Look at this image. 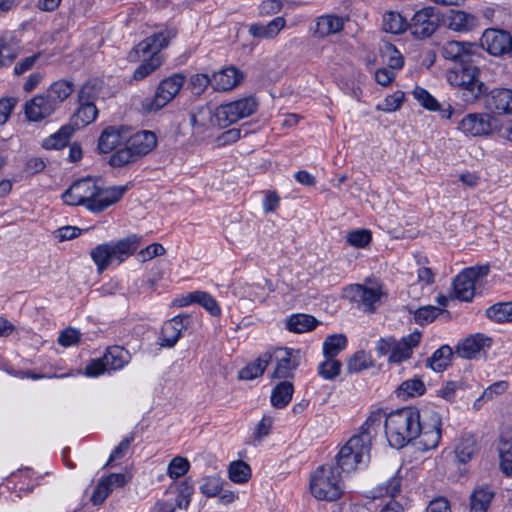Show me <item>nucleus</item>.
Instances as JSON below:
<instances>
[{"label": "nucleus", "mask_w": 512, "mask_h": 512, "mask_svg": "<svg viewBox=\"0 0 512 512\" xmlns=\"http://www.w3.org/2000/svg\"><path fill=\"white\" fill-rule=\"evenodd\" d=\"M126 191L127 185L104 188L100 180L88 176L74 181L62 199L67 205H82L90 212L100 213L118 202Z\"/></svg>", "instance_id": "nucleus-1"}, {"label": "nucleus", "mask_w": 512, "mask_h": 512, "mask_svg": "<svg viewBox=\"0 0 512 512\" xmlns=\"http://www.w3.org/2000/svg\"><path fill=\"white\" fill-rule=\"evenodd\" d=\"M384 412L373 411L359 428V432L353 435L340 449L336 456V466L342 473H351L361 465H366L370 458L372 439L377 435Z\"/></svg>", "instance_id": "nucleus-2"}, {"label": "nucleus", "mask_w": 512, "mask_h": 512, "mask_svg": "<svg viewBox=\"0 0 512 512\" xmlns=\"http://www.w3.org/2000/svg\"><path fill=\"white\" fill-rule=\"evenodd\" d=\"M257 107L256 99L248 96L222 104L214 112L209 107H200L191 113L190 122L193 126H205L208 121L210 124H217L224 128L242 118L249 117L256 112Z\"/></svg>", "instance_id": "nucleus-3"}, {"label": "nucleus", "mask_w": 512, "mask_h": 512, "mask_svg": "<svg viewBox=\"0 0 512 512\" xmlns=\"http://www.w3.org/2000/svg\"><path fill=\"white\" fill-rule=\"evenodd\" d=\"M176 36V31L172 28L165 29L158 33L142 40L130 53V59H133V54L137 57L148 56L142 63L135 69L133 79L136 81L143 80L151 75L164 63V58L161 55V50L168 46L171 39Z\"/></svg>", "instance_id": "nucleus-4"}, {"label": "nucleus", "mask_w": 512, "mask_h": 512, "mask_svg": "<svg viewBox=\"0 0 512 512\" xmlns=\"http://www.w3.org/2000/svg\"><path fill=\"white\" fill-rule=\"evenodd\" d=\"M385 436L389 445L400 449L416 441L419 429V410L406 407L391 412L384 422Z\"/></svg>", "instance_id": "nucleus-5"}, {"label": "nucleus", "mask_w": 512, "mask_h": 512, "mask_svg": "<svg viewBox=\"0 0 512 512\" xmlns=\"http://www.w3.org/2000/svg\"><path fill=\"white\" fill-rule=\"evenodd\" d=\"M141 242L142 236L131 234L118 241L97 245L91 250L90 256L97 266V271L102 273L114 262L119 265L133 255Z\"/></svg>", "instance_id": "nucleus-6"}, {"label": "nucleus", "mask_w": 512, "mask_h": 512, "mask_svg": "<svg viewBox=\"0 0 512 512\" xmlns=\"http://www.w3.org/2000/svg\"><path fill=\"white\" fill-rule=\"evenodd\" d=\"M310 491L317 500H338L344 493L341 472L330 464L318 467L311 473Z\"/></svg>", "instance_id": "nucleus-7"}, {"label": "nucleus", "mask_w": 512, "mask_h": 512, "mask_svg": "<svg viewBox=\"0 0 512 512\" xmlns=\"http://www.w3.org/2000/svg\"><path fill=\"white\" fill-rule=\"evenodd\" d=\"M447 80L460 88V97L465 103H474L486 90L485 84L480 81V69L477 66L466 65L449 71Z\"/></svg>", "instance_id": "nucleus-8"}, {"label": "nucleus", "mask_w": 512, "mask_h": 512, "mask_svg": "<svg viewBox=\"0 0 512 512\" xmlns=\"http://www.w3.org/2000/svg\"><path fill=\"white\" fill-rule=\"evenodd\" d=\"M441 425L442 420L438 412L431 409L419 410L420 431L413 442L415 448L420 452L436 449L441 440Z\"/></svg>", "instance_id": "nucleus-9"}, {"label": "nucleus", "mask_w": 512, "mask_h": 512, "mask_svg": "<svg viewBox=\"0 0 512 512\" xmlns=\"http://www.w3.org/2000/svg\"><path fill=\"white\" fill-rule=\"evenodd\" d=\"M186 77L181 73H174L158 84L153 97H146L142 101V109L146 113H155L169 104L181 91Z\"/></svg>", "instance_id": "nucleus-10"}, {"label": "nucleus", "mask_w": 512, "mask_h": 512, "mask_svg": "<svg viewBox=\"0 0 512 512\" xmlns=\"http://www.w3.org/2000/svg\"><path fill=\"white\" fill-rule=\"evenodd\" d=\"M489 271L490 266L488 264L465 268L453 281L455 298L460 301L470 302L475 295L477 284L489 274Z\"/></svg>", "instance_id": "nucleus-11"}, {"label": "nucleus", "mask_w": 512, "mask_h": 512, "mask_svg": "<svg viewBox=\"0 0 512 512\" xmlns=\"http://www.w3.org/2000/svg\"><path fill=\"white\" fill-rule=\"evenodd\" d=\"M193 492V486L186 480L172 484L165 492L166 498L157 500L152 512H175L176 508L186 510Z\"/></svg>", "instance_id": "nucleus-12"}, {"label": "nucleus", "mask_w": 512, "mask_h": 512, "mask_svg": "<svg viewBox=\"0 0 512 512\" xmlns=\"http://www.w3.org/2000/svg\"><path fill=\"white\" fill-rule=\"evenodd\" d=\"M440 24V14L434 7H424L414 13L408 29L418 39L432 36Z\"/></svg>", "instance_id": "nucleus-13"}, {"label": "nucleus", "mask_w": 512, "mask_h": 512, "mask_svg": "<svg viewBox=\"0 0 512 512\" xmlns=\"http://www.w3.org/2000/svg\"><path fill=\"white\" fill-rule=\"evenodd\" d=\"M481 45L490 55L502 57L512 51V36L508 31L489 28L481 37Z\"/></svg>", "instance_id": "nucleus-14"}, {"label": "nucleus", "mask_w": 512, "mask_h": 512, "mask_svg": "<svg viewBox=\"0 0 512 512\" xmlns=\"http://www.w3.org/2000/svg\"><path fill=\"white\" fill-rule=\"evenodd\" d=\"M494 117L489 113H469L458 123V130L466 135L478 137L492 133Z\"/></svg>", "instance_id": "nucleus-15"}, {"label": "nucleus", "mask_w": 512, "mask_h": 512, "mask_svg": "<svg viewBox=\"0 0 512 512\" xmlns=\"http://www.w3.org/2000/svg\"><path fill=\"white\" fill-rule=\"evenodd\" d=\"M345 296L364 311L374 312L376 310V304L380 302L382 292L380 288H370L361 284H353L345 289Z\"/></svg>", "instance_id": "nucleus-16"}, {"label": "nucleus", "mask_w": 512, "mask_h": 512, "mask_svg": "<svg viewBox=\"0 0 512 512\" xmlns=\"http://www.w3.org/2000/svg\"><path fill=\"white\" fill-rule=\"evenodd\" d=\"M299 350L290 348H277L272 354V361L276 367L272 373L273 378L293 377L294 370L299 366Z\"/></svg>", "instance_id": "nucleus-17"}, {"label": "nucleus", "mask_w": 512, "mask_h": 512, "mask_svg": "<svg viewBox=\"0 0 512 512\" xmlns=\"http://www.w3.org/2000/svg\"><path fill=\"white\" fill-rule=\"evenodd\" d=\"M58 108L45 93L34 96L24 106L26 117L29 121L39 122L52 115Z\"/></svg>", "instance_id": "nucleus-18"}, {"label": "nucleus", "mask_w": 512, "mask_h": 512, "mask_svg": "<svg viewBox=\"0 0 512 512\" xmlns=\"http://www.w3.org/2000/svg\"><path fill=\"white\" fill-rule=\"evenodd\" d=\"M512 90L508 88H494L486 96L485 107L492 114L501 116L512 113Z\"/></svg>", "instance_id": "nucleus-19"}, {"label": "nucleus", "mask_w": 512, "mask_h": 512, "mask_svg": "<svg viewBox=\"0 0 512 512\" xmlns=\"http://www.w3.org/2000/svg\"><path fill=\"white\" fill-rule=\"evenodd\" d=\"M157 144L156 135L152 131H139L131 134L128 128L126 145L130 148L137 159L150 153Z\"/></svg>", "instance_id": "nucleus-20"}, {"label": "nucleus", "mask_w": 512, "mask_h": 512, "mask_svg": "<svg viewBox=\"0 0 512 512\" xmlns=\"http://www.w3.org/2000/svg\"><path fill=\"white\" fill-rule=\"evenodd\" d=\"M492 339L481 333L470 335L463 339L456 348L458 356L465 359L475 358L490 348Z\"/></svg>", "instance_id": "nucleus-21"}, {"label": "nucleus", "mask_w": 512, "mask_h": 512, "mask_svg": "<svg viewBox=\"0 0 512 512\" xmlns=\"http://www.w3.org/2000/svg\"><path fill=\"white\" fill-rule=\"evenodd\" d=\"M127 133L128 127L125 126L106 127L98 139L99 152L107 154L120 145H126Z\"/></svg>", "instance_id": "nucleus-22"}, {"label": "nucleus", "mask_w": 512, "mask_h": 512, "mask_svg": "<svg viewBox=\"0 0 512 512\" xmlns=\"http://www.w3.org/2000/svg\"><path fill=\"white\" fill-rule=\"evenodd\" d=\"M496 450L499 456L500 469L505 476H512V432L509 426L501 428Z\"/></svg>", "instance_id": "nucleus-23"}, {"label": "nucleus", "mask_w": 512, "mask_h": 512, "mask_svg": "<svg viewBox=\"0 0 512 512\" xmlns=\"http://www.w3.org/2000/svg\"><path fill=\"white\" fill-rule=\"evenodd\" d=\"M188 321V315H177L166 321L161 330V346L173 347L181 337L182 331L187 328Z\"/></svg>", "instance_id": "nucleus-24"}, {"label": "nucleus", "mask_w": 512, "mask_h": 512, "mask_svg": "<svg viewBox=\"0 0 512 512\" xmlns=\"http://www.w3.org/2000/svg\"><path fill=\"white\" fill-rule=\"evenodd\" d=\"M244 79V74L234 66L225 67L212 75V88L216 91H230Z\"/></svg>", "instance_id": "nucleus-25"}, {"label": "nucleus", "mask_w": 512, "mask_h": 512, "mask_svg": "<svg viewBox=\"0 0 512 512\" xmlns=\"http://www.w3.org/2000/svg\"><path fill=\"white\" fill-rule=\"evenodd\" d=\"M421 340V333L414 331L409 335L402 337L400 340L395 339L392 353L388 357L390 363H401L409 359L413 349L417 347Z\"/></svg>", "instance_id": "nucleus-26"}, {"label": "nucleus", "mask_w": 512, "mask_h": 512, "mask_svg": "<svg viewBox=\"0 0 512 512\" xmlns=\"http://www.w3.org/2000/svg\"><path fill=\"white\" fill-rule=\"evenodd\" d=\"M477 47L473 43L447 41L440 50L441 55L451 61L467 63L471 61L472 54Z\"/></svg>", "instance_id": "nucleus-27"}, {"label": "nucleus", "mask_w": 512, "mask_h": 512, "mask_svg": "<svg viewBox=\"0 0 512 512\" xmlns=\"http://www.w3.org/2000/svg\"><path fill=\"white\" fill-rule=\"evenodd\" d=\"M345 21L344 17L335 14L319 16L316 19L314 34L319 38L337 34L343 30Z\"/></svg>", "instance_id": "nucleus-28"}, {"label": "nucleus", "mask_w": 512, "mask_h": 512, "mask_svg": "<svg viewBox=\"0 0 512 512\" xmlns=\"http://www.w3.org/2000/svg\"><path fill=\"white\" fill-rule=\"evenodd\" d=\"M285 26L286 19L282 16H278L267 24H251L249 26V34L254 38L271 40L276 38Z\"/></svg>", "instance_id": "nucleus-29"}, {"label": "nucleus", "mask_w": 512, "mask_h": 512, "mask_svg": "<svg viewBox=\"0 0 512 512\" xmlns=\"http://www.w3.org/2000/svg\"><path fill=\"white\" fill-rule=\"evenodd\" d=\"M447 24L455 32H468L478 26V19L473 14L452 9L447 15Z\"/></svg>", "instance_id": "nucleus-30"}, {"label": "nucleus", "mask_w": 512, "mask_h": 512, "mask_svg": "<svg viewBox=\"0 0 512 512\" xmlns=\"http://www.w3.org/2000/svg\"><path fill=\"white\" fill-rule=\"evenodd\" d=\"M270 362H272V354L267 351L242 368L238 374L239 379L253 380L261 376Z\"/></svg>", "instance_id": "nucleus-31"}, {"label": "nucleus", "mask_w": 512, "mask_h": 512, "mask_svg": "<svg viewBox=\"0 0 512 512\" xmlns=\"http://www.w3.org/2000/svg\"><path fill=\"white\" fill-rule=\"evenodd\" d=\"M74 84L68 80H58L53 82L44 92L53 104L59 108L60 105L73 93Z\"/></svg>", "instance_id": "nucleus-32"}, {"label": "nucleus", "mask_w": 512, "mask_h": 512, "mask_svg": "<svg viewBox=\"0 0 512 512\" xmlns=\"http://www.w3.org/2000/svg\"><path fill=\"white\" fill-rule=\"evenodd\" d=\"M104 363L108 370H119L128 364L130 355L120 346H112L103 355Z\"/></svg>", "instance_id": "nucleus-33"}, {"label": "nucleus", "mask_w": 512, "mask_h": 512, "mask_svg": "<svg viewBox=\"0 0 512 512\" xmlns=\"http://www.w3.org/2000/svg\"><path fill=\"white\" fill-rule=\"evenodd\" d=\"M294 386L289 381H282L277 384L271 393V404L273 407L281 409L286 407L292 399Z\"/></svg>", "instance_id": "nucleus-34"}, {"label": "nucleus", "mask_w": 512, "mask_h": 512, "mask_svg": "<svg viewBox=\"0 0 512 512\" xmlns=\"http://www.w3.org/2000/svg\"><path fill=\"white\" fill-rule=\"evenodd\" d=\"M493 497L488 486L476 488L470 496V512H486Z\"/></svg>", "instance_id": "nucleus-35"}, {"label": "nucleus", "mask_w": 512, "mask_h": 512, "mask_svg": "<svg viewBox=\"0 0 512 512\" xmlns=\"http://www.w3.org/2000/svg\"><path fill=\"white\" fill-rule=\"evenodd\" d=\"M318 321L311 315L295 314L288 318L286 328L294 333H304L313 330Z\"/></svg>", "instance_id": "nucleus-36"}, {"label": "nucleus", "mask_w": 512, "mask_h": 512, "mask_svg": "<svg viewBox=\"0 0 512 512\" xmlns=\"http://www.w3.org/2000/svg\"><path fill=\"white\" fill-rule=\"evenodd\" d=\"M18 54L19 46L14 37H0V68L9 66Z\"/></svg>", "instance_id": "nucleus-37"}, {"label": "nucleus", "mask_w": 512, "mask_h": 512, "mask_svg": "<svg viewBox=\"0 0 512 512\" xmlns=\"http://www.w3.org/2000/svg\"><path fill=\"white\" fill-rule=\"evenodd\" d=\"M452 355V349L448 345H443L427 359L426 366L435 372H442L450 364Z\"/></svg>", "instance_id": "nucleus-38"}, {"label": "nucleus", "mask_w": 512, "mask_h": 512, "mask_svg": "<svg viewBox=\"0 0 512 512\" xmlns=\"http://www.w3.org/2000/svg\"><path fill=\"white\" fill-rule=\"evenodd\" d=\"M407 20L398 12H386L383 15V30L392 34H401L408 29Z\"/></svg>", "instance_id": "nucleus-39"}, {"label": "nucleus", "mask_w": 512, "mask_h": 512, "mask_svg": "<svg viewBox=\"0 0 512 512\" xmlns=\"http://www.w3.org/2000/svg\"><path fill=\"white\" fill-rule=\"evenodd\" d=\"M347 346V337L344 334H332L323 342L324 357L335 358Z\"/></svg>", "instance_id": "nucleus-40"}, {"label": "nucleus", "mask_w": 512, "mask_h": 512, "mask_svg": "<svg viewBox=\"0 0 512 512\" xmlns=\"http://www.w3.org/2000/svg\"><path fill=\"white\" fill-rule=\"evenodd\" d=\"M486 316L495 322H511L512 302H500L490 306L486 310Z\"/></svg>", "instance_id": "nucleus-41"}, {"label": "nucleus", "mask_w": 512, "mask_h": 512, "mask_svg": "<svg viewBox=\"0 0 512 512\" xmlns=\"http://www.w3.org/2000/svg\"><path fill=\"white\" fill-rule=\"evenodd\" d=\"M426 388L423 381L419 378H412L401 383L397 388L398 397L408 398L424 394Z\"/></svg>", "instance_id": "nucleus-42"}, {"label": "nucleus", "mask_w": 512, "mask_h": 512, "mask_svg": "<svg viewBox=\"0 0 512 512\" xmlns=\"http://www.w3.org/2000/svg\"><path fill=\"white\" fill-rule=\"evenodd\" d=\"M476 439L473 436H465L455 449V454L459 462L465 464L469 462L476 452Z\"/></svg>", "instance_id": "nucleus-43"}, {"label": "nucleus", "mask_w": 512, "mask_h": 512, "mask_svg": "<svg viewBox=\"0 0 512 512\" xmlns=\"http://www.w3.org/2000/svg\"><path fill=\"white\" fill-rule=\"evenodd\" d=\"M101 81L98 79H90L85 82L79 90L78 102L79 103H94L101 91Z\"/></svg>", "instance_id": "nucleus-44"}, {"label": "nucleus", "mask_w": 512, "mask_h": 512, "mask_svg": "<svg viewBox=\"0 0 512 512\" xmlns=\"http://www.w3.org/2000/svg\"><path fill=\"white\" fill-rule=\"evenodd\" d=\"M373 360L370 355L364 351H358L351 356L347 362L348 373H359L362 370L368 369L373 366Z\"/></svg>", "instance_id": "nucleus-45"}, {"label": "nucleus", "mask_w": 512, "mask_h": 512, "mask_svg": "<svg viewBox=\"0 0 512 512\" xmlns=\"http://www.w3.org/2000/svg\"><path fill=\"white\" fill-rule=\"evenodd\" d=\"M229 478L234 483H246L251 477V468L244 461H234L229 465Z\"/></svg>", "instance_id": "nucleus-46"}, {"label": "nucleus", "mask_w": 512, "mask_h": 512, "mask_svg": "<svg viewBox=\"0 0 512 512\" xmlns=\"http://www.w3.org/2000/svg\"><path fill=\"white\" fill-rule=\"evenodd\" d=\"M382 57L388 65V69H391L392 71L394 69L399 70L404 65V58L402 54L390 43L384 45L382 49Z\"/></svg>", "instance_id": "nucleus-47"}, {"label": "nucleus", "mask_w": 512, "mask_h": 512, "mask_svg": "<svg viewBox=\"0 0 512 512\" xmlns=\"http://www.w3.org/2000/svg\"><path fill=\"white\" fill-rule=\"evenodd\" d=\"M341 367L342 363L339 360L325 357V360L318 366V374L326 380H333L340 374Z\"/></svg>", "instance_id": "nucleus-48"}, {"label": "nucleus", "mask_w": 512, "mask_h": 512, "mask_svg": "<svg viewBox=\"0 0 512 512\" xmlns=\"http://www.w3.org/2000/svg\"><path fill=\"white\" fill-rule=\"evenodd\" d=\"M138 159L132 153L128 145H124V148L117 149L110 157L109 164L112 167H123L130 163L136 162Z\"/></svg>", "instance_id": "nucleus-49"}, {"label": "nucleus", "mask_w": 512, "mask_h": 512, "mask_svg": "<svg viewBox=\"0 0 512 512\" xmlns=\"http://www.w3.org/2000/svg\"><path fill=\"white\" fill-rule=\"evenodd\" d=\"M412 94L425 109L430 111L440 110L439 102L426 89L417 86L414 88Z\"/></svg>", "instance_id": "nucleus-50"}, {"label": "nucleus", "mask_w": 512, "mask_h": 512, "mask_svg": "<svg viewBox=\"0 0 512 512\" xmlns=\"http://www.w3.org/2000/svg\"><path fill=\"white\" fill-rule=\"evenodd\" d=\"M98 115V109L94 103H79V108L75 113L74 117L79 120L80 123L85 126L93 122Z\"/></svg>", "instance_id": "nucleus-51"}, {"label": "nucleus", "mask_w": 512, "mask_h": 512, "mask_svg": "<svg viewBox=\"0 0 512 512\" xmlns=\"http://www.w3.org/2000/svg\"><path fill=\"white\" fill-rule=\"evenodd\" d=\"M222 490V480L217 475L207 476L203 478L200 485V491L206 497H215Z\"/></svg>", "instance_id": "nucleus-52"}, {"label": "nucleus", "mask_w": 512, "mask_h": 512, "mask_svg": "<svg viewBox=\"0 0 512 512\" xmlns=\"http://www.w3.org/2000/svg\"><path fill=\"white\" fill-rule=\"evenodd\" d=\"M199 305L205 308L212 316H219L221 314L220 306L214 297L204 291H196L193 296Z\"/></svg>", "instance_id": "nucleus-53"}, {"label": "nucleus", "mask_w": 512, "mask_h": 512, "mask_svg": "<svg viewBox=\"0 0 512 512\" xmlns=\"http://www.w3.org/2000/svg\"><path fill=\"white\" fill-rule=\"evenodd\" d=\"M190 468L189 461L181 456L174 457L168 465L167 474L172 479H177L185 475Z\"/></svg>", "instance_id": "nucleus-54"}, {"label": "nucleus", "mask_w": 512, "mask_h": 512, "mask_svg": "<svg viewBox=\"0 0 512 512\" xmlns=\"http://www.w3.org/2000/svg\"><path fill=\"white\" fill-rule=\"evenodd\" d=\"M372 239L371 232L367 229H358L348 233L347 242L354 247L364 248Z\"/></svg>", "instance_id": "nucleus-55"}, {"label": "nucleus", "mask_w": 512, "mask_h": 512, "mask_svg": "<svg viewBox=\"0 0 512 512\" xmlns=\"http://www.w3.org/2000/svg\"><path fill=\"white\" fill-rule=\"evenodd\" d=\"M442 309L436 306H423L414 312V319L420 325L432 322L440 313Z\"/></svg>", "instance_id": "nucleus-56"}, {"label": "nucleus", "mask_w": 512, "mask_h": 512, "mask_svg": "<svg viewBox=\"0 0 512 512\" xmlns=\"http://www.w3.org/2000/svg\"><path fill=\"white\" fill-rule=\"evenodd\" d=\"M57 341L63 347L75 346L81 341V333L73 327H67L60 332Z\"/></svg>", "instance_id": "nucleus-57"}, {"label": "nucleus", "mask_w": 512, "mask_h": 512, "mask_svg": "<svg viewBox=\"0 0 512 512\" xmlns=\"http://www.w3.org/2000/svg\"><path fill=\"white\" fill-rule=\"evenodd\" d=\"M402 486L401 477L395 475L391 477L384 485L378 487L379 496H390L391 498L396 497Z\"/></svg>", "instance_id": "nucleus-58"}, {"label": "nucleus", "mask_w": 512, "mask_h": 512, "mask_svg": "<svg viewBox=\"0 0 512 512\" xmlns=\"http://www.w3.org/2000/svg\"><path fill=\"white\" fill-rule=\"evenodd\" d=\"M404 93L402 91H396L391 95H388L382 105H378L379 110H383L386 112H393L398 110L403 101H404Z\"/></svg>", "instance_id": "nucleus-59"}, {"label": "nucleus", "mask_w": 512, "mask_h": 512, "mask_svg": "<svg viewBox=\"0 0 512 512\" xmlns=\"http://www.w3.org/2000/svg\"><path fill=\"white\" fill-rule=\"evenodd\" d=\"M113 488L110 486L108 482H106L105 478L102 479L96 486L92 496L91 501L94 505H101L106 498L110 495Z\"/></svg>", "instance_id": "nucleus-60"}, {"label": "nucleus", "mask_w": 512, "mask_h": 512, "mask_svg": "<svg viewBox=\"0 0 512 512\" xmlns=\"http://www.w3.org/2000/svg\"><path fill=\"white\" fill-rule=\"evenodd\" d=\"M190 85L194 94H201L204 90L211 85L212 77L204 73L195 74L190 79Z\"/></svg>", "instance_id": "nucleus-61"}, {"label": "nucleus", "mask_w": 512, "mask_h": 512, "mask_svg": "<svg viewBox=\"0 0 512 512\" xmlns=\"http://www.w3.org/2000/svg\"><path fill=\"white\" fill-rule=\"evenodd\" d=\"M134 440V435L131 434L130 436H127L125 437L119 444L118 446L112 451L109 459H108V462L106 463L105 466H108L109 464H111L112 462L118 460V459H121L124 457V455L126 454L127 450L129 449V446L130 444L133 442Z\"/></svg>", "instance_id": "nucleus-62"}, {"label": "nucleus", "mask_w": 512, "mask_h": 512, "mask_svg": "<svg viewBox=\"0 0 512 512\" xmlns=\"http://www.w3.org/2000/svg\"><path fill=\"white\" fill-rule=\"evenodd\" d=\"M166 252L165 248L160 243H153L139 252V256L143 262L151 260L154 257L162 256Z\"/></svg>", "instance_id": "nucleus-63"}, {"label": "nucleus", "mask_w": 512, "mask_h": 512, "mask_svg": "<svg viewBox=\"0 0 512 512\" xmlns=\"http://www.w3.org/2000/svg\"><path fill=\"white\" fill-rule=\"evenodd\" d=\"M283 4L280 0H264L259 6L260 16H271L281 11Z\"/></svg>", "instance_id": "nucleus-64"}]
</instances>
